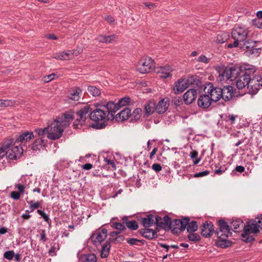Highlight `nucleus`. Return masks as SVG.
<instances>
[{"label": "nucleus", "mask_w": 262, "mask_h": 262, "mask_svg": "<svg viewBox=\"0 0 262 262\" xmlns=\"http://www.w3.org/2000/svg\"><path fill=\"white\" fill-rule=\"evenodd\" d=\"M94 108L90 114V118L95 123L92 126L96 128H102L105 126V122L114 118L112 109L115 107L113 102H108L105 105L93 104Z\"/></svg>", "instance_id": "obj_1"}, {"label": "nucleus", "mask_w": 262, "mask_h": 262, "mask_svg": "<svg viewBox=\"0 0 262 262\" xmlns=\"http://www.w3.org/2000/svg\"><path fill=\"white\" fill-rule=\"evenodd\" d=\"M74 118L72 112H66L61 117L57 118L48 128L47 138L55 140L60 138L65 128L68 126Z\"/></svg>", "instance_id": "obj_2"}, {"label": "nucleus", "mask_w": 262, "mask_h": 262, "mask_svg": "<svg viewBox=\"0 0 262 262\" xmlns=\"http://www.w3.org/2000/svg\"><path fill=\"white\" fill-rule=\"evenodd\" d=\"M13 140H10L7 143H5L0 148V161L4 162L3 158L14 160L20 157L23 152V148L19 145H13Z\"/></svg>", "instance_id": "obj_3"}, {"label": "nucleus", "mask_w": 262, "mask_h": 262, "mask_svg": "<svg viewBox=\"0 0 262 262\" xmlns=\"http://www.w3.org/2000/svg\"><path fill=\"white\" fill-rule=\"evenodd\" d=\"M259 228L262 229V214L255 217L254 220H251L246 222L243 229L242 237L247 242H251L254 238L250 235L251 233H257L259 232Z\"/></svg>", "instance_id": "obj_4"}, {"label": "nucleus", "mask_w": 262, "mask_h": 262, "mask_svg": "<svg viewBox=\"0 0 262 262\" xmlns=\"http://www.w3.org/2000/svg\"><path fill=\"white\" fill-rule=\"evenodd\" d=\"M173 222L176 225L180 226L179 229L181 231H183L185 228H187L188 232H194L198 229V226L196 222L192 221L189 222L188 217H185L182 220L176 219Z\"/></svg>", "instance_id": "obj_5"}, {"label": "nucleus", "mask_w": 262, "mask_h": 262, "mask_svg": "<svg viewBox=\"0 0 262 262\" xmlns=\"http://www.w3.org/2000/svg\"><path fill=\"white\" fill-rule=\"evenodd\" d=\"M155 68L154 60L149 57H146L141 59L138 65V71L142 74L149 73Z\"/></svg>", "instance_id": "obj_6"}, {"label": "nucleus", "mask_w": 262, "mask_h": 262, "mask_svg": "<svg viewBox=\"0 0 262 262\" xmlns=\"http://www.w3.org/2000/svg\"><path fill=\"white\" fill-rule=\"evenodd\" d=\"M195 81L194 77H190L188 78H180L174 83L173 91L177 94L184 91L190 85Z\"/></svg>", "instance_id": "obj_7"}, {"label": "nucleus", "mask_w": 262, "mask_h": 262, "mask_svg": "<svg viewBox=\"0 0 262 262\" xmlns=\"http://www.w3.org/2000/svg\"><path fill=\"white\" fill-rule=\"evenodd\" d=\"M248 34L249 30L246 27L236 26L232 31L231 36L234 40L241 42L247 39Z\"/></svg>", "instance_id": "obj_8"}, {"label": "nucleus", "mask_w": 262, "mask_h": 262, "mask_svg": "<svg viewBox=\"0 0 262 262\" xmlns=\"http://www.w3.org/2000/svg\"><path fill=\"white\" fill-rule=\"evenodd\" d=\"M205 93L209 95L212 101L216 102L222 98V88L214 87L213 84L209 83L205 88Z\"/></svg>", "instance_id": "obj_9"}, {"label": "nucleus", "mask_w": 262, "mask_h": 262, "mask_svg": "<svg viewBox=\"0 0 262 262\" xmlns=\"http://www.w3.org/2000/svg\"><path fill=\"white\" fill-rule=\"evenodd\" d=\"M94 108V105L93 104H86L81 107L77 112V120L84 122L88 117H90V114Z\"/></svg>", "instance_id": "obj_10"}, {"label": "nucleus", "mask_w": 262, "mask_h": 262, "mask_svg": "<svg viewBox=\"0 0 262 262\" xmlns=\"http://www.w3.org/2000/svg\"><path fill=\"white\" fill-rule=\"evenodd\" d=\"M262 87V78L260 76H254L250 78L248 89L251 94H255Z\"/></svg>", "instance_id": "obj_11"}, {"label": "nucleus", "mask_w": 262, "mask_h": 262, "mask_svg": "<svg viewBox=\"0 0 262 262\" xmlns=\"http://www.w3.org/2000/svg\"><path fill=\"white\" fill-rule=\"evenodd\" d=\"M107 237V230L102 229L96 231L90 237L91 242L96 246L100 245Z\"/></svg>", "instance_id": "obj_12"}, {"label": "nucleus", "mask_w": 262, "mask_h": 262, "mask_svg": "<svg viewBox=\"0 0 262 262\" xmlns=\"http://www.w3.org/2000/svg\"><path fill=\"white\" fill-rule=\"evenodd\" d=\"M222 91L223 92H222V98L225 101H229L232 98L236 97L238 96L235 89L231 85L224 86V88L222 89Z\"/></svg>", "instance_id": "obj_13"}, {"label": "nucleus", "mask_w": 262, "mask_h": 262, "mask_svg": "<svg viewBox=\"0 0 262 262\" xmlns=\"http://www.w3.org/2000/svg\"><path fill=\"white\" fill-rule=\"evenodd\" d=\"M218 225L220 230L216 233L217 237L225 236V237H228L231 235L229 226L224 220H219Z\"/></svg>", "instance_id": "obj_14"}, {"label": "nucleus", "mask_w": 262, "mask_h": 262, "mask_svg": "<svg viewBox=\"0 0 262 262\" xmlns=\"http://www.w3.org/2000/svg\"><path fill=\"white\" fill-rule=\"evenodd\" d=\"M227 68L228 70L229 71V74L230 81L235 80L236 78H238L241 74H242V66L234 65L230 67H227Z\"/></svg>", "instance_id": "obj_15"}, {"label": "nucleus", "mask_w": 262, "mask_h": 262, "mask_svg": "<svg viewBox=\"0 0 262 262\" xmlns=\"http://www.w3.org/2000/svg\"><path fill=\"white\" fill-rule=\"evenodd\" d=\"M201 234L205 237L211 236L214 232L213 225L211 222H205L201 227Z\"/></svg>", "instance_id": "obj_16"}, {"label": "nucleus", "mask_w": 262, "mask_h": 262, "mask_svg": "<svg viewBox=\"0 0 262 262\" xmlns=\"http://www.w3.org/2000/svg\"><path fill=\"white\" fill-rule=\"evenodd\" d=\"M35 136L32 132H26L20 134L16 139L15 143H20L21 144H25L29 142L31 139H33Z\"/></svg>", "instance_id": "obj_17"}, {"label": "nucleus", "mask_w": 262, "mask_h": 262, "mask_svg": "<svg viewBox=\"0 0 262 262\" xmlns=\"http://www.w3.org/2000/svg\"><path fill=\"white\" fill-rule=\"evenodd\" d=\"M197 91L194 89L188 90L183 95L184 101L186 104L192 103L196 98Z\"/></svg>", "instance_id": "obj_18"}, {"label": "nucleus", "mask_w": 262, "mask_h": 262, "mask_svg": "<svg viewBox=\"0 0 262 262\" xmlns=\"http://www.w3.org/2000/svg\"><path fill=\"white\" fill-rule=\"evenodd\" d=\"M212 100L209 95L205 93V94L201 95L198 100V104L200 107L203 108H208L211 104Z\"/></svg>", "instance_id": "obj_19"}, {"label": "nucleus", "mask_w": 262, "mask_h": 262, "mask_svg": "<svg viewBox=\"0 0 262 262\" xmlns=\"http://www.w3.org/2000/svg\"><path fill=\"white\" fill-rule=\"evenodd\" d=\"M169 99L164 98L160 100L157 104H156V112L159 114H163L165 112L169 105Z\"/></svg>", "instance_id": "obj_20"}, {"label": "nucleus", "mask_w": 262, "mask_h": 262, "mask_svg": "<svg viewBox=\"0 0 262 262\" xmlns=\"http://www.w3.org/2000/svg\"><path fill=\"white\" fill-rule=\"evenodd\" d=\"M82 89L79 87H74L68 91V97L74 101H78L82 95Z\"/></svg>", "instance_id": "obj_21"}, {"label": "nucleus", "mask_w": 262, "mask_h": 262, "mask_svg": "<svg viewBox=\"0 0 262 262\" xmlns=\"http://www.w3.org/2000/svg\"><path fill=\"white\" fill-rule=\"evenodd\" d=\"M250 78L241 74L236 81V86L238 89H243L246 86L248 88L249 82L250 81Z\"/></svg>", "instance_id": "obj_22"}, {"label": "nucleus", "mask_w": 262, "mask_h": 262, "mask_svg": "<svg viewBox=\"0 0 262 262\" xmlns=\"http://www.w3.org/2000/svg\"><path fill=\"white\" fill-rule=\"evenodd\" d=\"M173 69L170 66L160 67L158 68L156 72L160 74V77L163 78H166L171 76V72Z\"/></svg>", "instance_id": "obj_23"}, {"label": "nucleus", "mask_w": 262, "mask_h": 262, "mask_svg": "<svg viewBox=\"0 0 262 262\" xmlns=\"http://www.w3.org/2000/svg\"><path fill=\"white\" fill-rule=\"evenodd\" d=\"M242 74L246 75L248 77L252 78L254 76H257L255 73L256 72V68L255 67L252 65H244L242 66Z\"/></svg>", "instance_id": "obj_24"}, {"label": "nucleus", "mask_w": 262, "mask_h": 262, "mask_svg": "<svg viewBox=\"0 0 262 262\" xmlns=\"http://www.w3.org/2000/svg\"><path fill=\"white\" fill-rule=\"evenodd\" d=\"M130 102V99L128 97L121 98L119 100L117 103H115L114 102V104L115 105V107L114 108V109H112L113 113L115 115V113L116 112V111H117L121 107L128 105Z\"/></svg>", "instance_id": "obj_25"}, {"label": "nucleus", "mask_w": 262, "mask_h": 262, "mask_svg": "<svg viewBox=\"0 0 262 262\" xmlns=\"http://www.w3.org/2000/svg\"><path fill=\"white\" fill-rule=\"evenodd\" d=\"M131 116V110L126 107L116 115V119L118 121L127 120Z\"/></svg>", "instance_id": "obj_26"}, {"label": "nucleus", "mask_w": 262, "mask_h": 262, "mask_svg": "<svg viewBox=\"0 0 262 262\" xmlns=\"http://www.w3.org/2000/svg\"><path fill=\"white\" fill-rule=\"evenodd\" d=\"M141 235L148 239H152L156 237L157 232L151 229L146 228L141 230Z\"/></svg>", "instance_id": "obj_27"}, {"label": "nucleus", "mask_w": 262, "mask_h": 262, "mask_svg": "<svg viewBox=\"0 0 262 262\" xmlns=\"http://www.w3.org/2000/svg\"><path fill=\"white\" fill-rule=\"evenodd\" d=\"M47 142V140L44 139L42 137H40L34 141L32 148L33 150H40L45 146Z\"/></svg>", "instance_id": "obj_28"}, {"label": "nucleus", "mask_w": 262, "mask_h": 262, "mask_svg": "<svg viewBox=\"0 0 262 262\" xmlns=\"http://www.w3.org/2000/svg\"><path fill=\"white\" fill-rule=\"evenodd\" d=\"M123 224H125L128 228L132 230H137L138 228V225L136 221L132 220L129 221L127 216L122 219Z\"/></svg>", "instance_id": "obj_29"}, {"label": "nucleus", "mask_w": 262, "mask_h": 262, "mask_svg": "<svg viewBox=\"0 0 262 262\" xmlns=\"http://www.w3.org/2000/svg\"><path fill=\"white\" fill-rule=\"evenodd\" d=\"M229 71L228 70L227 68L221 70L219 72V76L217 77V80L219 81H226L230 80V76L229 74Z\"/></svg>", "instance_id": "obj_30"}, {"label": "nucleus", "mask_w": 262, "mask_h": 262, "mask_svg": "<svg viewBox=\"0 0 262 262\" xmlns=\"http://www.w3.org/2000/svg\"><path fill=\"white\" fill-rule=\"evenodd\" d=\"M53 58L58 60H69L72 58L71 52L69 51L56 53L53 55Z\"/></svg>", "instance_id": "obj_31"}, {"label": "nucleus", "mask_w": 262, "mask_h": 262, "mask_svg": "<svg viewBox=\"0 0 262 262\" xmlns=\"http://www.w3.org/2000/svg\"><path fill=\"white\" fill-rule=\"evenodd\" d=\"M79 259L82 262H96L97 257L93 253L87 254H82L79 257Z\"/></svg>", "instance_id": "obj_32"}, {"label": "nucleus", "mask_w": 262, "mask_h": 262, "mask_svg": "<svg viewBox=\"0 0 262 262\" xmlns=\"http://www.w3.org/2000/svg\"><path fill=\"white\" fill-rule=\"evenodd\" d=\"M144 109L147 114L153 113L155 111H156V102L153 100L149 101L145 105Z\"/></svg>", "instance_id": "obj_33"}, {"label": "nucleus", "mask_w": 262, "mask_h": 262, "mask_svg": "<svg viewBox=\"0 0 262 262\" xmlns=\"http://www.w3.org/2000/svg\"><path fill=\"white\" fill-rule=\"evenodd\" d=\"M142 222L143 226L145 227H149L155 223L154 216L153 215H148L146 217L142 219Z\"/></svg>", "instance_id": "obj_34"}, {"label": "nucleus", "mask_w": 262, "mask_h": 262, "mask_svg": "<svg viewBox=\"0 0 262 262\" xmlns=\"http://www.w3.org/2000/svg\"><path fill=\"white\" fill-rule=\"evenodd\" d=\"M243 226V222L241 219L233 220L231 223V227L233 228L234 232H238Z\"/></svg>", "instance_id": "obj_35"}, {"label": "nucleus", "mask_w": 262, "mask_h": 262, "mask_svg": "<svg viewBox=\"0 0 262 262\" xmlns=\"http://www.w3.org/2000/svg\"><path fill=\"white\" fill-rule=\"evenodd\" d=\"M220 240L217 242V246L222 248H225L230 247L232 242L226 239L225 236L218 237Z\"/></svg>", "instance_id": "obj_36"}, {"label": "nucleus", "mask_w": 262, "mask_h": 262, "mask_svg": "<svg viewBox=\"0 0 262 262\" xmlns=\"http://www.w3.org/2000/svg\"><path fill=\"white\" fill-rule=\"evenodd\" d=\"M110 247L111 245L108 242H106L102 245L100 254L102 258H105L107 257L109 254Z\"/></svg>", "instance_id": "obj_37"}, {"label": "nucleus", "mask_w": 262, "mask_h": 262, "mask_svg": "<svg viewBox=\"0 0 262 262\" xmlns=\"http://www.w3.org/2000/svg\"><path fill=\"white\" fill-rule=\"evenodd\" d=\"M229 36L227 32H220L217 35L216 40L219 43H224L228 40Z\"/></svg>", "instance_id": "obj_38"}, {"label": "nucleus", "mask_w": 262, "mask_h": 262, "mask_svg": "<svg viewBox=\"0 0 262 262\" xmlns=\"http://www.w3.org/2000/svg\"><path fill=\"white\" fill-rule=\"evenodd\" d=\"M116 39V36L115 35L111 36H101L98 38L99 41L105 43H112Z\"/></svg>", "instance_id": "obj_39"}, {"label": "nucleus", "mask_w": 262, "mask_h": 262, "mask_svg": "<svg viewBox=\"0 0 262 262\" xmlns=\"http://www.w3.org/2000/svg\"><path fill=\"white\" fill-rule=\"evenodd\" d=\"M142 110L140 108H136L133 112L131 113L130 117L132 118V120H138L140 118L141 116Z\"/></svg>", "instance_id": "obj_40"}, {"label": "nucleus", "mask_w": 262, "mask_h": 262, "mask_svg": "<svg viewBox=\"0 0 262 262\" xmlns=\"http://www.w3.org/2000/svg\"><path fill=\"white\" fill-rule=\"evenodd\" d=\"M88 92L93 96H98L100 94L99 89L94 86H90L88 89Z\"/></svg>", "instance_id": "obj_41"}, {"label": "nucleus", "mask_w": 262, "mask_h": 262, "mask_svg": "<svg viewBox=\"0 0 262 262\" xmlns=\"http://www.w3.org/2000/svg\"><path fill=\"white\" fill-rule=\"evenodd\" d=\"M28 203L30 204L29 209L30 212H33L35 209L38 208L41 205L40 203L39 202H33V201H30L28 202Z\"/></svg>", "instance_id": "obj_42"}, {"label": "nucleus", "mask_w": 262, "mask_h": 262, "mask_svg": "<svg viewBox=\"0 0 262 262\" xmlns=\"http://www.w3.org/2000/svg\"><path fill=\"white\" fill-rule=\"evenodd\" d=\"M163 228H171L172 222L171 219L167 215H165L163 218Z\"/></svg>", "instance_id": "obj_43"}, {"label": "nucleus", "mask_w": 262, "mask_h": 262, "mask_svg": "<svg viewBox=\"0 0 262 262\" xmlns=\"http://www.w3.org/2000/svg\"><path fill=\"white\" fill-rule=\"evenodd\" d=\"M195 60L197 62H202L205 64H208L210 61V58H208L205 55L202 54Z\"/></svg>", "instance_id": "obj_44"}, {"label": "nucleus", "mask_w": 262, "mask_h": 262, "mask_svg": "<svg viewBox=\"0 0 262 262\" xmlns=\"http://www.w3.org/2000/svg\"><path fill=\"white\" fill-rule=\"evenodd\" d=\"M188 238L190 241L192 242H198L201 239L200 236L198 234L193 232H190L188 235Z\"/></svg>", "instance_id": "obj_45"}, {"label": "nucleus", "mask_w": 262, "mask_h": 262, "mask_svg": "<svg viewBox=\"0 0 262 262\" xmlns=\"http://www.w3.org/2000/svg\"><path fill=\"white\" fill-rule=\"evenodd\" d=\"M2 107L13 106L15 104V101L12 100L2 99Z\"/></svg>", "instance_id": "obj_46"}, {"label": "nucleus", "mask_w": 262, "mask_h": 262, "mask_svg": "<svg viewBox=\"0 0 262 262\" xmlns=\"http://www.w3.org/2000/svg\"><path fill=\"white\" fill-rule=\"evenodd\" d=\"M14 256V252L13 250L6 251L4 254V257L9 260H12Z\"/></svg>", "instance_id": "obj_47"}, {"label": "nucleus", "mask_w": 262, "mask_h": 262, "mask_svg": "<svg viewBox=\"0 0 262 262\" xmlns=\"http://www.w3.org/2000/svg\"><path fill=\"white\" fill-rule=\"evenodd\" d=\"M127 242L130 245H139V243H143L144 241L143 240H140L134 238H130L127 239Z\"/></svg>", "instance_id": "obj_48"}, {"label": "nucleus", "mask_w": 262, "mask_h": 262, "mask_svg": "<svg viewBox=\"0 0 262 262\" xmlns=\"http://www.w3.org/2000/svg\"><path fill=\"white\" fill-rule=\"evenodd\" d=\"M243 42V46L245 47L247 49L252 48L255 46V42H253L250 40H246Z\"/></svg>", "instance_id": "obj_49"}, {"label": "nucleus", "mask_w": 262, "mask_h": 262, "mask_svg": "<svg viewBox=\"0 0 262 262\" xmlns=\"http://www.w3.org/2000/svg\"><path fill=\"white\" fill-rule=\"evenodd\" d=\"M35 132L38 135V136H42L45 134L48 135V128L45 127L43 128H38L35 130Z\"/></svg>", "instance_id": "obj_50"}, {"label": "nucleus", "mask_w": 262, "mask_h": 262, "mask_svg": "<svg viewBox=\"0 0 262 262\" xmlns=\"http://www.w3.org/2000/svg\"><path fill=\"white\" fill-rule=\"evenodd\" d=\"M124 224H121L120 223H114L112 225V227L114 228L122 231L125 229Z\"/></svg>", "instance_id": "obj_51"}, {"label": "nucleus", "mask_w": 262, "mask_h": 262, "mask_svg": "<svg viewBox=\"0 0 262 262\" xmlns=\"http://www.w3.org/2000/svg\"><path fill=\"white\" fill-rule=\"evenodd\" d=\"M82 51L83 49L81 48H78L76 50H70V52H71L72 58L74 56H77L78 55L80 54L81 53H82Z\"/></svg>", "instance_id": "obj_52"}, {"label": "nucleus", "mask_w": 262, "mask_h": 262, "mask_svg": "<svg viewBox=\"0 0 262 262\" xmlns=\"http://www.w3.org/2000/svg\"><path fill=\"white\" fill-rule=\"evenodd\" d=\"M56 77L57 76L55 73H52L51 74L45 76L43 77V80L45 82L47 83L55 79Z\"/></svg>", "instance_id": "obj_53"}, {"label": "nucleus", "mask_w": 262, "mask_h": 262, "mask_svg": "<svg viewBox=\"0 0 262 262\" xmlns=\"http://www.w3.org/2000/svg\"><path fill=\"white\" fill-rule=\"evenodd\" d=\"M155 219V222H156L157 226L162 227H163V218L159 216H154V220Z\"/></svg>", "instance_id": "obj_54"}, {"label": "nucleus", "mask_w": 262, "mask_h": 262, "mask_svg": "<svg viewBox=\"0 0 262 262\" xmlns=\"http://www.w3.org/2000/svg\"><path fill=\"white\" fill-rule=\"evenodd\" d=\"M15 188L18 190V192L20 193V194H23L25 192V187L24 185L20 184H15Z\"/></svg>", "instance_id": "obj_55"}, {"label": "nucleus", "mask_w": 262, "mask_h": 262, "mask_svg": "<svg viewBox=\"0 0 262 262\" xmlns=\"http://www.w3.org/2000/svg\"><path fill=\"white\" fill-rule=\"evenodd\" d=\"M152 169L156 172H159L162 170V166L160 164L154 163L152 165Z\"/></svg>", "instance_id": "obj_56"}, {"label": "nucleus", "mask_w": 262, "mask_h": 262, "mask_svg": "<svg viewBox=\"0 0 262 262\" xmlns=\"http://www.w3.org/2000/svg\"><path fill=\"white\" fill-rule=\"evenodd\" d=\"M21 194L18 192L13 191L11 192V197L14 200H17L19 199Z\"/></svg>", "instance_id": "obj_57"}, {"label": "nucleus", "mask_w": 262, "mask_h": 262, "mask_svg": "<svg viewBox=\"0 0 262 262\" xmlns=\"http://www.w3.org/2000/svg\"><path fill=\"white\" fill-rule=\"evenodd\" d=\"M209 171L205 170V171H202V172L196 173L194 175V177H195V178L202 177H204V176H207L208 174H209Z\"/></svg>", "instance_id": "obj_58"}, {"label": "nucleus", "mask_w": 262, "mask_h": 262, "mask_svg": "<svg viewBox=\"0 0 262 262\" xmlns=\"http://www.w3.org/2000/svg\"><path fill=\"white\" fill-rule=\"evenodd\" d=\"M236 117H237V116L229 114L228 116H227V118H228V119L226 120V121H230L231 124H234Z\"/></svg>", "instance_id": "obj_59"}, {"label": "nucleus", "mask_w": 262, "mask_h": 262, "mask_svg": "<svg viewBox=\"0 0 262 262\" xmlns=\"http://www.w3.org/2000/svg\"><path fill=\"white\" fill-rule=\"evenodd\" d=\"M30 211L26 210V213H24L21 215V217L24 220H28L31 217V215L29 214Z\"/></svg>", "instance_id": "obj_60"}, {"label": "nucleus", "mask_w": 262, "mask_h": 262, "mask_svg": "<svg viewBox=\"0 0 262 262\" xmlns=\"http://www.w3.org/2000/svg\"><path fill=\"white\" fill-rule=\"evenodd\" d=\"M83 169L85 170H90L93 167V165L91 163H86L82 166Z\"/></svg>", "instance_id": "obj_61"}, {"label": "nucleus", "mask_w": 262, "mask_h": 262, "mask_svg": "<svg viewBox=\"0 0 262 262\" xmlns=\"http://www.w3.org/2000/svg\"><path fill=\"white\" fill-rule=\"evenodd\" d=\"M239 45V42L236 40L234 41L233 43H229L227 46L229 48H232L233 47H237Z\"/></svg>", "instance_id": "obj_62"}, {"label": "nucleus", "mask_w": 262, "mask_h": 262, "mask_svg": "<svg viewBox=\"0 0 262 262\" xmlns=\"http://www.w3.org/2000/svg\"><path fill=\"white\" fill-rule=\"evenodd\" d=\"M105 19L110 23H113L115 21L114 17L110 15L106 16Z\"/></svg>", "instance_id": "obj_63"}, {"label": "nucleus", "mask_w": 262, "mask_h": 262, "mask_svg": "<svg viewBox=\"0 0 262 262\" xmlns=\"http://www.w3.org/2000/svg\"><path fill=\"white\" fill-rule=\"evenodd\" d=\"M235 170L242 173L245 171V167L243 166H237L235 167Z\"/></svg>", "instance_id": "obj_64"}]
</instances>
